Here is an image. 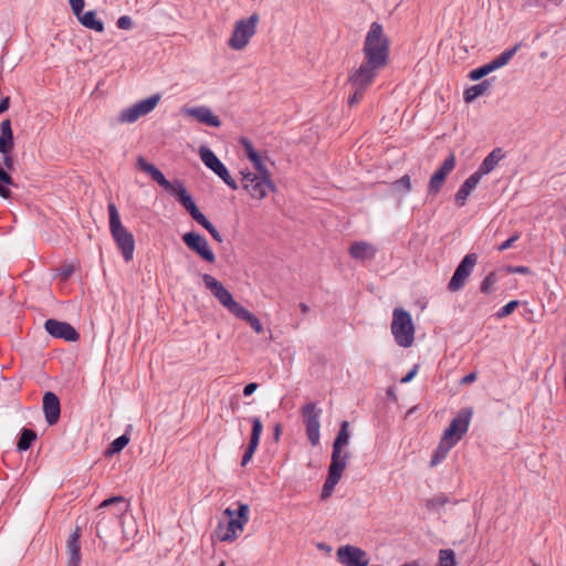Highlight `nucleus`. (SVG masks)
I'll use <instances>...</instances> for the list:
<instances>
[{"label":"nucleus","mask_w":566,"mask_h":566,"mask_svg":"<svg viewBox=\"0 0 566 566\" xmlns=\"http://www.w3.org/2000/svg\"><path fill=\"white\" fill-rule=\"evenodd\" d=\"M281 433H282V427L280 423H276L274 427V440L275 441H279Z\"/></svg>","instance_id":"obj_61"},{"label":"nucleus","mask_w":566,"mask_h":566,"mask_svg":"<svg viewBox=\"0 0 566 566\" xmlns=\"http://www.w3.org/2000/svg\"><path fill=\"white\" fill-rule=\"evenodd\" d=\"M81 528L78 526L71 533L66 541V553H67V565L66 566H80L82 562L81 554Z\"/></svg>","instance_id":"obj_22"},{"label":"nucleus","mask_w":566,"mask_h":566,"mask_svg":"<svg viewBox=\"0 0 566 566\" xmlns=\"http://www.w3.org/2000/svg\"><path fill=\"white\" fill-rule=\"evenodd\" d=\"M116 24H117V28H119L122 30H129L133 28L134 22L129 15H122L118 18Z\"/></svg>","instance_id":"obj_51"},{"label":"nucleus","mask_w":566,"mask_h":566,"mask_svg":"<svg viewBox=\"0 0 566 566\" xmlns=\"http://www.w3.org/2000/svg\"><path fill=\"white\" fill-rule=\"evenodd\" d=\"M114 506V512L111 516H106L104 512L97 513V522L95 525V533L99 539H103L107 534V528L109 525L115 526L117 524L118 518L127 511L128 502L124 496H112L104 500L97 507L98 511Z\"/></svg>","instance_id":"obj_5"},{"label":"nucleus","mask_w":566,"mask_h":566,"mask_svg":"<svg viewBox=\"0 0 566 566\" xmlns=\"http://www.w3.org/2000/svg\"><path fill=\"white\" fill-rule=\"evenodd\" d=\"M184 114L196 118L198 122L206 124L210 127H220L221 120L214 115L207 106H198L191 108H184Z\"/></svg>","instance_id":"obj_24"},{"label":"nucleus","mask_w":566,"mask_h":566,"mask_svg":"<svg viewBox=\"0 0 566 566\" xmlns=\"http://www.w3.org/2000/svg\"><path fill=\"white\" fill-rule=\"evenodd\" d=\"M491 72H493L492 67L490 66V64H484L480 67H476L472 71H470L468 77L471 80V81H479L481 80L482 77L486 76L488 74H490Z\"/></svg>","instance_id":"obj_41"},{"label":"nucleus","mask_w":566,"mask_h":566,"mask_svg":"<svg viewBox=\"0 0 566 566\" xmlns=\"http://www.w3.org/2000/svg\"><path fill=\"white\" fill-rule=\"evenodd\" d=\"M365 551L345 545L337 549L338 562L344 566H367L368 559Z\"/></svg>","instance_id":"obj_18"},{"label":"nucleus","mask_w":566,"mask_h":566,"mask_svg":"<svg viewBox=\"0 0 566 566\" xmlns=\"http://www.w3.org/2000/svg\"><path fill=\"white\" fill-rule=\"evenodd\" d=\"M71 9L76 18H78L83 13V9L85 6L84 0H69Z\"/></svg>","instance_id":"obj_52"},{"label":"nucleus","mask_w":566,"mask_h":566,"mask_svg":"<svg viewBox=\"0 0 566 566\" xmlns=\"http://www.w3.org/2000/svg\"><path fill=\"white\" fill-rule=\"evenodd\" d=\"M202 228H205L209 233L216 230V227L209 220L203 223Z\"/></svg>","instance_id":"obj_64"},{"label":"nucleus","mask_w":566,"mask_h":566,"mask_svg":"<svg viewBox=\"0 0 566 566\" xmlns=\"http://www.w3.org/2000/svg\"><path fill=\"white\" fill-rule=\"evenodd\" d=\"M253 164L254 169L256 170V176L262 179L272 180L271 172L268 167L264 165L262 157H258L256 159L251 161Z\"/></svg>","instance_id":"obj_40"},{"label":"nucleus","mask_w":566,"mask_h":566,"mask_svg":"<svg viewBox=\"0 0 566 566\" xmlns=\"http://www.w3.org/2000/svg\"><path fill=\"white\" fill-rule=\"evenodd\" d=\"M44 329L54 338H60L65 342H77L80 333L67 322L49 318L44 323Z\"/></svg>","instance_id":"obj_16"},{"label":"nucleus","mask_w":566,"mask_h":566,"mask_svg":"<svg viewBox=\"0 0 566 566\" xmlns=\"http://www.w3.org/2000/svg\"><path fill=\"white\" fill-rule=\"evenodd\" d=\"M491 86H492L491 81L484 80L479 84H474V85L465 88V91L463 93V98H464L465 103H471L479 96L486 94L491 90Z\"/></svg>","instance_id":"obj_29"},{"label":"nucleus","mask_w":566,"mask_h":566,"mask_svg":"<svg viewBox=\"0 0 566 566\" xmlns=\"http://www.w3.org/2000/svg\"><path fill=\"white\" fill-rule=\"evenodd\" d=\"M210 235L213 238V240H216L217 242H222L223 241V238L222 235L220 234V232L216 229L214 231L210 232Z\"/></svg>","instance_id":"obj_62"},{"label":"nucleus","mask_w":566,"mask_h":566,"mask_svg":"<svg viewBox=\"0 0 566 566\" xmlns=\"http://www.w3.org/2000/svg\"><path fill=\"white\" fill-rule=\"evenodd\" d=\"M202 228H205L209 233L216 230V227L209 220L203 223Z\"/></svg>","instance_id":"obj_63"},{"label":"nucleus","mask_w":566,"mask_h":566,"mask_svg":"<svg viewBox=\"0 0 566 566\" xmlns=\"http://www.w3.org/2000/svg\"><path fill=\"white\" fill-rule=\"evenodd\" d=\"M240 144L243 147L245 155L250 161L260 157L259 153L254 149L252 143L247 137H242L240 139Z\"/></svg>","instance_id":"obj_42"},{"label":"nucleus","mask_w":566,"mask_h":566,"mask_svg":"<svg viewBox=\"0 0 566 566\" xmlns=\"http://www.w3.org/2000/svg\"><path fill=\"white\" fill-rule=\"evenodd\" d=\"M260 14L254 12L249 18L238 20L234 24L228 45L233 50H243L256 33Z\"/></svg>","instance_id":"obj_7"},{"label":"nucleus","mask_w":566,"mask_h":566,"mask_svg":"<svg viewBox=\"0 0 566 566\" xmlns=\"http://www.w3.org/2000/svg\"><path fill=\"white\" fill-rule=\"evenodd\" d=\"M480 180L481 178L473 172L463 181L454 196V202L458 207H463L465 205L468 197L475 189Z\"/></svg>","instance_id":"obj_26"},{"label":"nucleus","mask_w":566,"mask_h":566,"mask_svg":"<svg viewBox=\"0 0 566 566\" xmlns=\"http://www.w3.org/2000/svg\"><path fill=\"white\" fill-rule=\"evenodd\" d=\"M38 439V434L34 430L29 428H23L20 432V437L17 442V450L19 452H23L29 450L33 442Z\"/></svg>","instance_id":"obj_33"},{"label":"nucleus","mask_w":566,"mask_h":566,"mask_svg":"<svg viewBox=\"0 0 566 566\" xmlns=\"http://www.w3.org/2000/svg\"><path fill=\"white\" fill-rule=\"evenodd\" d=\"M390 41L379 22H373L365 36L363 54L368 65L384 69L389 63Z\"/></svg>","instance_id":"obj_1"},{"label":"nucleus","mask_w":566,"mask_h":566,"mask_svg":"<svg viewBox=\"0 0 566 566\" xmlns=\"http://www.w3.org/2000/svg\"><path fill=\"white\" fill-rule=\"evenodd\" d=\"M472 416L473 409L471 407L462 408L444 430L443 436H446V440L452 439V441L458 443L468 432Z\"/></svg>","instance_id":"obj_14"},{"label":"nucleus","mask_w":566,"mask_h":566,"mask_svg":"<svg viewBox=\"0 0 566 566\" xmlns=\"http://www.w3.org/2000/svg\"><path fill=\"white\" fill-rule=\"evenodd\" d=\"M250 507L245 503H239L237 510L227 507L223 512L228 516L229 521L227 526L223 528L221 525L218 527V537L221 542H233L238 538L239 533L243 531V527L249 522Z\"/></svg>","instance_id":"obj_4"},{"label":"nucleus","mask_w":566,"mask_h":566,"mask_svg":"<svg viewBox=\"0 0 566 566\" xmlns=\"http://www.w3.org/2000/svg\"><path fill=\"white\" fill-rule=\"evenodd\" d=\"M160 95L154 94L148 98L137 102L133 106L123 109L118 115L119 123H135L142 116L149 114L159 103Z\"/></svg>","instance_id":"obj_13"},{"label":"nucleus","mask_w":566,"mask_h":566,"mask_svg":"<svg viewBox=\"0 0 566 566\" xmlns=\"http://www.w3.org/2000/svg\"><path fill=\"white\" fill-rule=\"evenodd\" d=\"M345 468H346V463L331 462V464L328 467V475L324 482L322 493H321V497L323 500L331 496L333 490L335 489V486L342 479V474H343V471L345 470Z\"/></svg>","instance_id":"obj_23"},{"label":"nucleus","mask_w":566,"mask_h":566,"mask_svg":"<svg viewBox=\"0 0 566 566\" xmlns=\"http://www.w3.org/2000/svg\"><path fill=\"white\" fill-rule=\"evenodd\" d=\"M418 373V365H415L411 370L407 373L405 377H402L401 382H409Z\"/></svg>","instance_id":"obj_57"},{"label":"nucleus","mask_w":566,"mask_h":566,"mask_svg":"<svg viewBox=\"0 0 566 566\" xmlns=\"http://www.w3.org/2000/svg\"><path fill=\"white\" fill-rule=\"evenodd\" d=\"M14 146V137H6L0 135V153L2 155L9 154Z\"/></svg>","instance_id":"obj_47"},{"label":"nucleus","mask_w":566,"mask_h":566,"mask_svg":"<svg viewBox=\"0 0 566 566\" xmlns=\"http://www.w3.org/2000/svg\"><path fill=\"white\" fill-rule=\"evenodd\" d=\"M391 333L401 347H410L415 339V326L409 312L397 307L392 313Z\"/></svg>","instance_id":"obj_6"},{"label":"nucleus","mask_w":566,"mask_h":566,"mask_svg":"<svg viewBox=\"0 0 566 566\" xmlns=\"http://www.w3.org/2000/svg\"><path fill=\"white\" fill-rule=\"evenodd\" d=\"M350 434H349V422L344 420L340 423L339 431L333 442V451H332V460L333 463H346L349 459V452H345L342 454V449L344 446H346L349 441Z\"/></svg>","instance_id":"obj_19"},{"label":"nucleus","mask_w":566,"mask_h":566,"mask_svg":"<svg viewBox=\"0 0 566 566\" xmlns=\"http://www.w3.org/2000/svg\"><path fill=\"white\" fill-rule=\"evenodd\" d=\"M505 157V153L501 147L494 148L481 163L478 170L474 172L480 178L490 174L497 164Z\"/></svg>","instance_id":"obj_25"},{"label":"nucleus","mask_w":566,"mask_h":566,"mask_svg":"<svg viewBox=\"0 0 566 566\" xmlns=\"http://www.w3.org/2000/svg\"><path fill=\"white\" fill-rule=\"evenodd\" d=\"M455 167V157L451 153L441 164V166L434 171L431 176L428 185V193L436 196L440 192L443 187L444 180L447 176L454 169Z\"/></svg>","instance_id":"obj_17"},{"label":"nucleus","mask_w":566,"mask_h":566,"mask_svg":"<svg viewBox=\"0 0 566 566\" xmlns=\"http://www.w3.org/2000/svg\"><path fill=\"white\" fill-rule=\"evenodd\" d=\"M250 421L252 423L251 437H250L249 444H248V447L244 451V454L242 457V460H241L242 467H245L249 463V461L252 459L255 450L258 449V446L260 442V437H261V433L263 430V423L259 417H252L250 419Z\"/></svg>","instance_id":"obj_21"},{"label":"nucleus","mask_w":566,"mask_h":566,"mask_svg":"<svg viewBox=\"0 0 566 566\" xmlns=\"http://www.w3.org/2000/svg\"><path fill=\"white\" fill-rule=\"evenodd\" d=\"M74 265L71 264V263H67V264H63L60 269H59V276L62 281H66L67 279H70V276L74 273Z\"/></svg>","instance_id":"obj_49"},{"label":"nucleus","mask_w":566,"mask_h":566,"mask_svg":"<svg viewBox=\"0 0 566 566\" xmlns=\"http://www.w3.org/2000/svg\"><path fill=\"white\" fill-rule=\"evenodd\" d=\"M77 20L82 25H84L87 29L94 30L96 32H103L104 31V23L103 21L98 20L96 17V12L91 10L82 13Z\"/></svg>","instance_id":"obj_30"},{"label":"nucleus","mask_w":566,"mask_h":566,"mask_svg":"<svg viewBox=\"0 0 566 566\" xmlns=\"http://www.w3.org/2000/svg\"><path fill=\"white\" fill-rule=\"evenodd\" d=\"M10 107V97L6 96L0 101V114L8 111Z\"/></svg>","instance_id":"obj_59"},{"label":"nucleus","mask_w":566,"mask_h":566,"mask_svg":"<svg viewBox=\"0 0 566 566\" xmlns=\"http://www.w3.org/2000/svg\"><path fill=\"white\" fill-rule=\"evenodd\" d=\"M6 170L10 171V170H13L14 169V159L13 157L9 154H6L3 155V166H2Z\"/></svg>","instance_id":"obj_55"},{"label":"nucleus","mask_w":566,"mask_h":566,"mask_svg":"<svg viewBox=\"0 0 566 566\" xmlns=\"http://www.w3.org/2000/svg\"><path fill=\"white\" fill-rule=\"evenodd\" d=\"M348 252L353 259L364 261L374 259L377 250L368 242L357 241L352 243Z\"/></svg>","instance_id":"obj_27"},{"label":"nucleus","mask_w":566,"mask_h":566,"mask_svg":"<svg viewBox=\"0 0 566 566\" xmlns=\"http://www.w3.org/2000/svg\"><path fill=\"white\" fill-rule=\"evenodd\" d=\"M380 70V67L363 62L358 69L348 75L347 83L353 88V93L348 97V105L350 107L364 98L365 93L371 86Z\"/></svg>","instance_id":"obj_2"},{"label":"nucleus","mask_w":566,"mask_h":566,"mask_svg":"<svg viewBox=\"0 0 566 566\" xmlns=\"http://www.w3.org/2000/svg\"><path fill=\"white\" fill-rule=\"evenodd\" d=\"M392 186L397 190H402L403 192H409L411 190V181L409 175H403L401 178L397 179L392 182Z\"/></svg>","instance_id":"obj_45"},{"label":"nucleus","mask_w":566,"mask_h":566,"mask_svg":"<svg viewBox=\"0 0 566 566\" xmlns=\"http://www.w3.org/2000/svg\"><path fill=\"white\" fill-rule=\"evenodd\" d=\"M242 187L253 199L262 200L268 196L269 191H276L273 180L262 179L250 170H242Z\"/></svg>","instance_id":"obj_8"},{"label":"nucleus","mask_w":566,"mask_h":566,"mask_svg":"<svg viewBox=\"0 0 566 566\" xmlns=\"http://www.w3.org/2000/svg\"><path fill=\"white\" fill-rule=\"evenodd\" d=\"M438 566H455V555L451 548L439 551Z\"/></svg>","instance_id":"obj_38"},{"label":"nucleus","mask_w":566,"mask_h":566,"mask_svg":"<svg viewBox=\"0 0 566 566\" xmlns=\"http://www.w3.org/2000/svg\"><path fill=\"white\" fill-rule=\"evenodd\" d=\"M496 282V273L495 271H492L482 280L480 291L484 294H491L493 292V286Z\"/></svg>","instance_id":"obj_39"},{"label":"nucleus","mask_w":566,"mask_h":566,"mask_svg":"<svg viewBox=\"0 0 566 566\" xmlns=\"http://www.w3.org/2000/svg\"><path fill=\"white\" fill-rule=\"evenodd\" d=\"M448 502H449L448 496H446L444 494H440V495H437V496L430 499L427 502V507L428 509H437V507L446 505Z\"/></svg>","instance_id":"obj_48"},{"label":"nucleus","mask_w":566,"mask_h":566,"mask_svg":"<svg viewBox=\"0 0 566 566\" xmlns=\"http://www.w3.org/2000/svg\"><path fill=\"white\" fill-rule=\"evenodd\" d=\"M518 304L520 303L516 300L510 301L507 304H505L503 307H501L496 312L495 316L497 318H504V317L511 315L515 311V308L518 306Z\"/></svg>","instance_id":"obj_44"},{"label":"nucleus","mask_w":566,"mask_h":566,"mask_svg":"<svg viewBox=\"0 0 566 566\" xmlns=\"http://www.w3.org/2000/svg\"><path fill=\"white\" fill-rule=\"evenodd\" d=\"M455 444L457 443L452 441V439L446 440V436H442L439 444L434 449L433 454L431 457L430 467H436L439 463H441Z\"/></svg>","instance_id":"obj_28"},{"label":"nucleus","mask_w":566,"mask_h":566,"mask_svg":"<svg viewBox=\"0 0 566 566\" xmlns=\"http://www.w3.org/2000/svg\"><path fill=\"white\" fill-rule=\"evenodd\" d=\"M182 241L188 249L196 252L203 261L208 263L216 262V255L205 237L200 233L190 231L182 235Z\"/></svg>","instance_id":"obj_15"},{"label":"nucleus","mask_w":566,"mask_h":566,"mask_svg":"<svg viewBox=\"0 0 566 566\" xmlns=\"http://www.w3.org/2000/svg\"><path fill=\"white\" fill-rule=\"evenodd\" d=\"M520 232H515L513 235H511L507 240H505L503 243H501L497 248L500 252H503L507 249H510L515 241L520 239Z\"/></svg>","instance_id":"obj_53"},{"label":"nucleus","mask_w":566,"mask_h":566,"mask_svg":"<svg viewBox=\"0 0 566 566\" xmlns=\"http://www.w3.org/2000/svg\"><path fill=\"white\" fill-rule=\"evenodd\" d=\"M107 209L109 214V230L112 237L117 248L120 250L124 260L129 262L133 260L135 251L134 235L128 232L127 229L122 224L120 217L115 203L109 202Z\"/></svg>","instance_id":"obj_3"},{"label":"nucleus","mask_w":566,"mask_h":566,"mask_svg":"<svg viewBox=\"0 0 566 566\" xmlns=\"http://www.w3.org/2000/svg\"><path fill=\"white\" fill-rule=\"evenodd\" d=\"M200 158L202 163L211 169L222 181L230 187L232 190H237L239 188L237 181L231 177L229 170L223 165V163L216 156V154L202 146L199 150Z\"/></svg>","instance_id":"obj_11"},{"label":"nucleus","mask_w":566,"mask_h":566,"mask_svg":"<svg viewBox=\"0 0 566 566\" xmlns=\"http://www.w3.org/2000/svg\"><path fill=\"white\" fill-rule=\"evenodd\" d=\"M202 281L208 290L211 291L213 296L234 316L243 307L237 301H234L231 293L210 274H203Z\"/></svg>","instance_id":"obj_9"},{"label":"nucleus","mask_w":566,"mask_h":566,"mask_svg":"<svg viewBox=\"0 0 566 566\" xmlns=\"http://www.w3.org/2000/svg\"><path fill=\"white\" fill-rule=\"evenodd\" d=\"M235 317L245 321L255 333L260 334L263 332V325L260 319L245 307H242Z\"/></svg>","instance_id":"obj_36"},{"label":"nucleus","mask_w":566,"mask_h":566,"mask_svg":"<svg viewBox=\"0 0 566 566\" xmlns=\"http://www.w3.org/2000/svg\"><path fill=\"white\" fill-rule=\"evenodd\" d=\"M168 192L174 195L185 209L190 207L192 203H195V201L192 200V197L188 193L182 181H180L178 179L175 180L172 190H170Z\"/></svg>","instance_id":"obj_31"},{"label":"nucleus","mask_w":566,"mask_h":566,"mask_svg":"<svg viewBox=\"0 0 566 566\" xmlns=\"http://www.w3.org/2000/svg\"><path fill=\"white\" fill-rule=\"evenodd\" d=\"M256 388H258L256 382L247 384L243 388V395L251 396L256 390Z\"/></svg>","instance_id":"obj_56"},{"label":"nucleus","mask_w":566,"mask_h":566,"mask_svg":"<svg viewBox=\"0 0 566 566\" xmlns=\"http://www.w3.org/2000/svg\"><path fill=\"white\" fill-rule=\"evenodd\" d=\"M151 179L156 181L159 186H161L167 192L172 190L175 185V181L170 182L169 180H167L165 175L160 170H158V172H156L151 177Z\"/></svg>","instance_id":"obj_46"},{"label":"nucleus","mask_w":566,"mask_h":566,"mask_svg":"<svg viewBox=\"0 0 566 566\" xmlns=\"http://www.w3.org/2000/svg\"><path fill=\"white\" fill-rule=\"evenodd\" d=\"M10 186H15L10 172L0 166V197L3 199L11 198Z\"/></svg>","instance_id":"obj_34"},{"label":"nucleus","mask_w":566,"mask_h":566,"mask_svg":"<svg viewBox=\"0 0 566 566\" xmlns=\"http://www.w3.org/2000/svg\"><path fill=\"white\" fill-rule=\"evenodd\" d=\"M168 192L174 195L185 209L190 207L192 203H195V201L192 200V197L188 193L182 181H180L178 179L175 180L172 190H170Z\"/></svg>","instance_id":"obj_32"},{"label":"nucleus","mask_w":566,"mask_h":566,"mask_svg":"<svg viewBox=\"0 0 566 566\" xmlns=\"http://www.w3.org/2000/svg\"><path fill=\"white\" fill-rule=\"evenodd\" d=\"M506 272L507 273H511V274H531L532 273V270L528 268V266H524V265H507L505 268Z\"/></svg>","instance_id":"obj_50"},{"label":"nucleus","mask_w":566,"mask_h":566,"mask_svg":"<svg viewBox=\"0 0 566 566\" xmlns=\"http://www.w3.org/2000/svg\"><path fill=\"white\" fill-rule=\"evenodd\" d=\"M322 410L317 408L315 402H308L302 406L301 415L305 424L306 436L313 447L319 443V416Z\"/></svg>","instance_id":"obj_10"},{"label":"nucleus","mask_w":566,"mask_h":566,"mask_svg":"<svg viewBox=\"0 0 566 566\" xmlns=\"http://www.w3.org/2000/svg\"><path fill=\"white\" fill-rule=\"evenodd\" d=\"M478 262V255L475 253H468L457 266L452 277L448 283V290L450 292H458L462 290L467 283V280L473 272L474 266Z\"/></svg>","instance_id":"obj_12"},{"label":"nucleus","mask_w":566,"mask_h":566,"mask_svg":"<svg viewBox=\"0 0 566 566\" xmlns=\"http://www.w3.org/2000/svg\"><path fill=\"white\" fill-rule=\"evenodd\" d=\"M137 167L148 174L150 177H153L156 172H158V168L154 165V164H150L148 163L144 157H138L137 158Z\"/></svg>","instance_id":"obj_43"},{"label":"nucleus","mask_w":566,"mask_h":566,"mask_svg":"<svg viewBox=\"0 0 566 566\" xmlns=\"http://www.w3.org/2000/svg\"><path fill=\"white\" fill-rule=\"evenodd\" d=\"M0 130V135H4L6 137H13L11 120L9 118L1 122Z\"/></svg>","instance_id":"obj_54"},{"label":"nucleus","mask_w":566,"mask_h":566,"mask_svg":"<svg viewBox=\"0 0 566 566\" xmlns=\"http://www.w3.org/2000/svg\"><path fill=\"white\" fill-rule=\"evenodd\" d=\"M475 379H476V373H470V374H468L467 376H464V377L460 380V384H461V385H468V384L473 382Z\"/></svg>","instance_id":"obj_58"},{"label":"nucleus","mask_w":566,"mask_h":566,"mask_svg":"<svg viewBox=\"0 0 566 566\" xmlns=\"http://www.w3.org/2000/svg\"><path fill=\"white\" fill-rule=\"evenodd\" d=\"M520 44H515L513 48L502 52L499 56L489 62L493 71L506 65L510 60L516 54L520 49Z\"/></svg>","instance_id":"obj_35"},{"label":"nucleus","mask_w":566,"mask_h":566,"mask_svg":"<svg viewBox=\"0 0 566 566\" xmlns=\"http://www.w3.org/2000/svg\"><path fill=\"white\" fill-rule=\"evenodd\" d=\"M129 442V438L127 434H122L116 438L107 448L105 455L112 457L116 453H119Z\"/></svg>","instance_id":"obj_37"},{"label":"nucleus","mask_w":566,"mask_h":566,"mask_svg":"<svg viewBox=\"0 0 566 566\" xmlns=\"http://www.w3.org/2000/svg\"><path fill=\"white\" fill-rule=\"evenodd\" d=\"M193 220L199 223L201 227L203 226V223L207 222L208 218L202 213L200 212L197 218H193Z\"/></svg>","instance_id":"obj_60"},{"label":"nucleus","mask_w":566,"mask_h":566,"mask_svg":"<svg viewBox=\"0 0 566 566\" xmlns=\"http://www.w3.org/2000/svg\"><path fill=\"white\" fill-rule=\"evenodd\" d=\"M42 409L45 421L49 426L59 422L61 416V403L59 397L53 391H46L42 398Z\"/></svg>","instance_id":"obj_20"}]
</instances>
